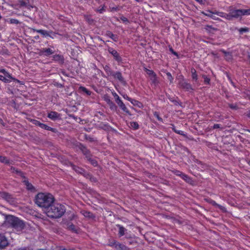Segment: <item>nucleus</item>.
Wrapping results in <instances>:
<instances>
[{"label": "nucleus", "mask_w": 250, "mask_h": 250, "mask_svg": "<svg viewBox=\"0 0 250 250\" xmlns=\"http://www.w3.org/2000/svg\"><path fill=\"white\" fill-rule=\"evenodd\" d=\"M130 126L134 129H137L139 127V125L136 122H130Z\"/></svg>", "instance_id": "41"}, {"label": "nucleus", "mask_w": 250, "mask_h": 250, "mask_svg": "<svg viewBox=\"0 0 250 250\" xmlns=\"http://www.w3.org/2000/svg\"><path fill=\"white\" fill-rule=\"evenodd\" d=\"M205 29L207 30V31H208L209 32H211V30H215L216 29L212 27L210 25H207L205 27Z\"/></svg>", "instance_id": "56"}, {"label": "nucleus", "mask_w": 250, "mask_h": 250, "mask_svg": "<svg viewBox=\"0 0 250 250\" xmlns=\"http://www.w3.org/2000/svg\"><path fill=\"white\" fill-rule=\"evenodd\" d=\"M241 17L244 15H250V8L248 9H240Z\"/></svg>", "instance_id": "38"}, {"label": "nucleus", "mask_w": 250, "mask_h": 250, "mask_svg": "<svg viewBox=\"0 0 250 250\" xmlns=\"http://www.w3.org/2000/svg\"><path fill=\"white\" fill-rule=\"evenodd\" d=\"M119 243L120 242L115 240H109L107 244V246L114 248L116 249Z\"/></svg>", "instance_id": "24"}, {"label": "nucleus", "mask_w": 250, "mask_h": 250, "mask_svg": "<svg viewBox=\"0 0 250 250\" xmlns=\"http://www.w3.org/2000/svg\"><path fill=\"white\" fill-rule=\"evenodd\" d=\"M80 149L87 159L92 156L90 151L85 146L81 145Z\"/></svg>", "instance_id": "16"}, {"label": "nucleus", "mask_w": 250, "mask_h": 250, "mask_svg": "<svg viewBox=\"0 0 250 250\" xmlns=\"http://www.w3.org/2000/svg\"><path fill=\"white\" fill-rule=\"evenodd\" d=\"M153 115H154V116L155 117H156L157 118V119L161 122H163V119L159 115V114L158 112L157 111H155L154 113H153Z\"/></svg>", "instance_id": "46"}, {"label": "nucleus", "mask_w": 250, "mask_h": 250, "mask_svg": "<svg viewBox=\"0 0 250 250\" xmlns=\"http://www.w3.org/2000/svg\"><path fill=\"white\" fill-rule=\"evenodd\" d=\"M117 226L119 228L118 235L119 237L124 236L125 234V231L126 229L123 226L120 225H117Z\"/></svg>", "instance_id": "26"}, {"label": "nucleus", "mask_w": 250, "mask_h": 250, "mask_svg": "<svg viewBox=\"0 0 250 250\" xmlns=\"http://www.w3.org/2000/svg\"><path fill=\"white\" fill-rule=\"evenodd\" d=\"M65 210V208L63 205L58 203H53L45 210V211L49 217L58 218L63 215Z\"/></svg>", "instance_id": "2"}, {"label": "nucleus", "mask_w": 250, "mask_h": 250, "mask_svg": "<svg viewBox=\"0 0 250 250\" xmlns=\"http://www.w3.org/2000/svg\"><path fill=\"white\" fill-rule=\"evenodd\" d=\"M106 35L113 40L114 42L118 41V37L117 35H114L112 32L107 31L106 32Z\"/></svg>", "instance_id": "27"}, {"label": "nucleus", "mask_w": 250, "mask_h": 250, "mask_svg": "<svg viewBox=\"0 0 250 250\" xmlns=\"http://www.w3.org/2000/svg\"><path fill=\"white\" fill-rule=\"evenodd\" d=\"M53 60L60 64L64 63V59L63 55L60 54H55L52 56Z\"/></svg>", "instance_id": "15"}, {"label": "nucleus", "mask_w": 250, "mask_h": 250, "mask_svg": "<svg viewBox=\"0 0 250 250\" xmlns=\"http://www.w3.org/2000/svg\"><path fill=\"white\" fill-rule=\"evenodd\" d=\"M167 79L169 80L170 82L171 83L173 82V78L172 77L171 73L170 72L167 73Z\"/></svg>", "instance_id": "55"}, {"label": "nucleus", "mask_w": 250, "mask_h": 250, "mask_svg": "<svg viewBox=\"0 0 250 250\" xmlns=\"http://www.w3.org/2000/svg\"><path fill=\"white\" fill-rule=\"evenodd\" d=\"M29 121L32 123L33 124L36 126H39L41 124V122L37 120L33 119H29Z\"/></svg>", "instance_id": "43"}, {"label": "nucleus", "mask_w": 250, "mask_h": 250, "mask_svg": "<svg viewBox=\"0 0 250 250\" xmlns=\"http://www.w3.org/2000/svg\"><path fill=\"white\" fill-rule=\"evenodd\" d=\"M169 50L172 54L176 56L178 59L179 58L178 53L175 51L171 46H169Z\"/></svg>", "instance_id": "50"}, {"label": "nucleus", "mask_w": 250, "mask_h": 250, "mask_svg": "<svg viewBox=\"0 0 250 250\" xmlns=\"http://www.w3.org/2000/svg\"><path fill=\"white\" fill-rule=\"evenodd\" d=\"M108 52L111 54L114 59L118 62H120L122 61V59L119 53L111 47L108 46L107 48Z\"/></svg>", "instance_id": "6"}, {"label": "nucleus", "mask_w": 250, "mask_h": 250, "mask_svg": "<svg viewBox=\"0 0 250 250\" xmlns=\"http://www.w3.org/2000/svg\"><path fill=\"white\" fill-rule=\"evenodd\" d=\"M182 79L179 81L178 85L179 87L183 89L186 91L193 92L194 90L191 84L187 82L184 79V77L182 76Z\"/></svg>", "instance_id": "4"}, {"label": "nucleus", "mask_w": 250, "mask_h": 250, "mask_svg": "<svg viewBox=\"0 0 250 250\" xmlns=\"http://www.w3.org/2000/svg\"><path fill=\"white\" fill-rule=\"evenodd\" d=\"M70 166H71L72 168L77 173H79L80 174H83L84 172V169H83L81 167H80L78 166H76L72 163L70 164Z\"/></svg>", "instance_id": "21"}, {"label": "nucleus", "mask_w": 250, "mask_h": 250, "mask_svg": "<svg viewBox=\"0 0 250 250\" xmlns=\"http://www.w3.org/2000/svg\"><path fill=\"white\" fill-rule=\"evenodd\" d=\"M54 53V51L51 48H42L39 51L40 56L49 57Z\"/></svg>", "instance_id": "8"}, {"label": "nucleus", "mask_w": 250, "mask_h": 250, "mask_svg": "<svg viewBox=\"0 0 250 250\" xmlns=\"http://www.w3.org/2000/svg\"><path fill=\"white\" fill-rule=\"evenodd\" d=\"M39 127H40L42 129L48 131H51L54 133H56L57 132V130L56 128L49 126L47 125L42 123H41Z\"/></svg>", "instance_id": "18"}, {"label": "nucleus", "mask_w": 250, "mask_h": 250, "mask_svg": "<svg viewBox=\"0 0 250 250\" xmlns=\"http://www.w3.org/2000/svg\"><path fill=\"white\" fill-rule=\"evenodd\" d=\"M32 30L34 32H36L37 33H40L43 37L47 38V37H49L51 38L52 39H53V37L52 36H51V34H54V33L52 31H48L45 30L36 29H34V28H32Z\"/></svg>", "instance_id": "7"}, {"label": "nucleus", "mask_w": 250, "mask_h": 250, "mask_svg": "<svg viewBox=\"0 0 250 250\" xmlns=\"http://www.w3.org/2000/svg\"><path fill=\"white\" fill-rule=\"evenodd\" d=\"M220 128V125L219 124H214L213 126V129H217Z\"/></svg>", "instance_id": "64"}, {"label": "nucleus", "mask_w": 250, "mask_h": 250, "mask_svg": "<svg viewBox=\"0 0 250 250\" xmlns=\"http://www.w3.org/2000/svg\"><path fill=\"white\" fill-rule=\"evenodd\" d=\"M215 14V12H213L211 11H208V13H207V14L205 13L204 14L208 17L212 18L213 19H215V18L213 16V14Z\"/></svg>", "instance_id": "53"}, {"label": "nucleus", "mask_w": 250, "mask_h": 250, "mask_svg": "<svg viewBox=\"0 0 250 250\" xmlns=\"http://www.w3.org/2000/svg\"><path fill=\"white\" fill-rule=\"evenodd\" d=\"M123 8L122 6H112L111 5L109 6V11L111 12H114L115 11H118L121 10Z\"/></svg>", "instance_id": "31"}, {"label": "nucleus", "mask_w": 250, "mask_h": 250, "mask_svg": "<svg viewBox=\"0 0 250 250\" xmlns=\"http://www.w3.org/2000/svg\"><path fill=\"white\" fill-rule=\"evenodd\" d=\"M224 16L225 17H224V18H225V19H227L228 20H229V21L232 20V19H231V15H230V12H229V13H225Z\"/></svg>", "instance_id": "54"}, {"label": "nucleus", "mask_w": 250, "mask_h": 250, "mask_svg": "<svg viewBox=\"0 0 250 250\" xmlns=\"http://www.w3.org/2000/svg\"><path fill=\"white\" fill-rule=\"evenodd\" d=\"M192 79L196 83L198 82V75L196 70L194 68H191V70Z\"/></svg>", "instance_id": "22"}, {"label": "nucleus", "mask_w": 250, "mask_h": 250, "mask_svg": "<svg viewBox=\"0 0 250 250\" xmlns=\"http://www.w3.org/2000/svg\"><path fill=\"white\" fill-rule=\"evenodd\" d=\"M225 14V13L223 12H215V14H216L217 16H218L220 17H222V18H224Z\"/></svg>", "instance_id": "59"}, {"label": "nucleus", "mask_w": 250, "mask_h": 250, "mask_svg": "<svg viewBox=\"0 0 250 250\" xmlns=\"http://www.w3.org/2000/svg\"><path fill=\"white\" fill-rule=\"evenodd\" d=\"M130 103L134 106H136L139 108H143V104L139 102V101H137L135 99H132L131 101H130Z\"/></svg>", "instance_id": "29"}, {"label": "nucleus", "mask_w": 250, "mask_h": 250, "mask_svg": "<svg viewBox=\"0 0 250 250\" xmlns=\"http://www.w3.org/2000/svg\"><path fill=\"white\" fill-rule=\"evenodd\" d=\"M120 19H121V20L123 22H125V23H128V22H129V21H128V20L127 19V18H126V17H124V16H122L120 17Z\"/></svg>", "instance_id": "58"}, {"label": "nucleus", "mask_w": 250, "mask_h": 250, "mask_svg": "<svg viewBox=\"0 0 250 250\" xmlns=\"http://www.w3.org/2000/svg\"><path fill=\"white\" fill-rule=\"evenodd\" d=\"M91 164V165H92L94 167H96L98 165V163H97V161L94 159H93L92 158V156H91L90 157H89V158H88L87 159Z\"/></svg>", "instance_id": "40"}, {"label": "nucleus", "mask_w": 250, "mask_h": 250, "mask_svg": "<svg viewBox=\"0 0 250 250\" xmlns=\"http://www.w3.org/2000/svg\"><path fill=\"white\" fill-rule=\"evenodd\" d=\"M47 117L52 121L61 119V114L56 111H51L47 114Z\"/></svg>", "instance_id": "10"}, {"label": "nucleus", "mask_w": 250, "mask_h": 250, "mask_svg": "<svg viewBox=\"0 0 250 250\" xmlns=\"http://www.w3.org/2000/svg\"><path fill=\"white\" fill-rule=\"evenodd\" d=\"M104 100L107 103V104L111 103L112 101L110 100V98L107 95H105L104 97Z\"/></svg>", "instance_id": "49"}, {"label": "nucleus", "mask_w": 250, "mask_h": 250, "mask_svg": "<svg viewBox=\"0 0 250 250\" xmlns=\"http://www.w3.org/2000/svg\"><path fill=\"white\" fill-rule=\"evenodd\" d=\"M123 98L125 99H126L127 100V101H129L130 102V101H131L132 100V98H130L129 97H128L126 94H125L123 96Z\"/></svg>", "instance_id": "62"}, {"label": "nucleus", "mask_w": 250, "mask_h": 250, "mask_svg": "<svg viewBox=\"0 0 250 250\" xmlns=\"http://www.w3.org/2000/svg\"><path fill=\"white\" fill-rule=\"evenodd\" d=\"M5 219V224L8 227L15 229L17 232L21 231L25 228L24 222L14 215H6Z\"/></svg>", "instance_id": "3"}, {"label": "nucleus", "mask_w": 250, "mask_h": 250, "mask_svg": "<svg viewBox=\"0 0 250 250\" xmlns=\"http://www.w3.org/2000/svg\"><path fill=\"white\" fill-rule=\"evenodd\" d=\"M92 215V213L89 211H86L84 214V215L85 216H88V217H90L91 215Z\"/></svg>", "instance_id": "63"}, {"label": "nucleus", "mask_w": 250, "mask_h": 250, "mask_svg": "<svg viewBox=\"0 0 250 250\" xmlns=\"http://www.w3.org/2000/svg\"><path fill=\"white\" fill-rule=\"evenodd\" d=\"M8 245V242L6 237L0 233V249H3Z\"/></svg>", "instance_id": "13"}, {"label": "nucleus", "mask_w": 250, "mask_h": 250, "mask_svg": "<svg viewBox=\"0 0 250 250\" xmlns=\"http://www.w3.org/2000/svg\"><path fill=\"white\" fill-rule=\"evenodd\" d=\"M36 203L46 210L54 202L55 199L50 193L40 192L36 196Z\"/></svg>", "instance_id": "1"}, {"label": "nucleus", "mask_w": 250, "mask_h": 250, "mask_svg": "<svg viewBox=\"0 0 250 250\" xmlns=\"http://www.w3.org/2000/svg\"><path fill=\"white\" fill-rule=\"evenodd\" d=\"M173 173L174 174H175L176 176H178L181 178H182L183 175H184V173H183L182 171L178 170H174L173 171Z\"/></svg>", "instance_id": "42"}, {"label": "nucleus", "mask_w": 250, "mask_h": 250, "mask_svg": "<svg viewBox=\"0 0 250 250\" xmlns=\"http://www.w3.org/2000/svg\"><path fill=\"white\" fill-rule=\"evenodd\" d=\"M208 203L210 204L213 206H214L216 208H218L220 210L223 211V212H226V208L225 207L217 204L214 200H213L212 199H210L208 201Z\"/></svg>", "instance_id": "17"}, {"label": "nucleus", "mask_w": 250, "mask_h": 250, "mask_svg": "<svg viewBox=\"0 0 250 250\" xmlns=\"http://www.w3.org/2000/svg\"><path fill=\"white\" fill-rule=\"evenodd\" d=\"M116 249L117 250H130L127 247L120 243H119V245Z\"/></svg>", "instance_id": "33"}, {"label": "nucleus", "mask_w": 250, "mask_h": 250, "mask_svg": "<svg viewBox=\"0 0 250 250\" xmlns=\"http://www.w3.org/2000/svg\"><path fill=\"white\" fill-rule=\"evenodd\" d=\"M114 79L118 80L123 84L125 85L126 82L122 76V74L120 71L114 72L112 76Z\"/></svg>", "instance_id": "9"}, {"label": "nucleus", "mask_w": 250, "mask_h": 250, "mask_svg": "<svg viewBox=\"0 0 250 250\" xmlns=\"http://www.w3.org/2000/svg\"><path fill=\"white\" fill-rule=\"evenodd\" d=\"M117 104L120 107V108L122 109L123 108L125 107V105L124 104L123 102L120 101L119 103H118Z\"/></svg>", "instance_id": "61"}, {"label": "nucleus", "mask_w": 250, "mask_h": 250, "mask_svg": "<svg viewBox=\"0 0 250 250\" xmlns=\"http://www.w3.org/2000/svg\"><path fill=\"white\" fill-rule=\"evenodd\" d=\"M79 89L85 93L87 95L90 96L91 94V91L88 90L86 87L84 86H81L79 87Z\"/></svg>", "instance_id": "36"}, {"label": "nucleus", "mask_w": 250, "mask_h": 250, "mask_svg": "<svg viewBox=\"0 0 250 250\" xmlns=\"http://www.w3.org/2000/svg\"><path fill=\"white\" fill-rule=\"evenodd\" d=\"M0 73H2L4 75V77L7 78L11 80H13V78L11 74H10L7 71H6L5 69H0Z\"/></svg>", "instance_id": "28"}, {"label": "nucleus", "mask_w": 250, "mask_h": 250, "mask_svg": "<svg viewBox=\"0 0 250 250\" xmlns=\"http://www.w3.org/2000/svg\"><path fill=\"white\" fill-rule=\"evenodd\" d=\"M104 69L108 76H111L114 72L109 65H105L104 66Z\"/></svg>", "instance_id": "23"}, {"label": "nucleus", "mask_w": 250, "mask_h": 250, "mask_svg": "<svg viewBox=\"0 0 250 250\" xmlns=\"http://www.w3.org/2000/svg\"><path fill=\"white\" fill-rule=\"evenodd\" d=\"M105 5H103L101 6V7H99L98 9L95 10V11L98 12L100 14L103 13L105 11Z\"/></svg>", "instance_id": "47"}, {"label": "nucleus", "mask_w": 250, "mask_h": 250, "mask_svg": "<svg viewBox=\"0 0 250 250\" xmlns=\"http://www.w3.org/2000/svg\"><path fill=\"white\" fill-rule=\"evenodd\" d=\"M144 70L150 77L151 83L154 84H157L158 82L156 74L152 70L148 69L146 67H144Z\"/></svg>", "instance_id": "5"}, {"label": "nucleus", "mask_w": 250, "mask_h": 250, "mask_svg": "<svg viewBox=\"0 0 250 250\" xmlns=\"http://www.w3.org/2000/svg\"><path fill=\"white\" fill-rule=\"evenodd\" d=\"M66 229L73 233H78L80 231V229L77 226L74 225L72 222H68L66 224Z\"/></svg>", "instance_id": "11"}, {"label": "nucleus", "mask_w": 250, "mask_h": 250, "mask_svg": "<svg viewBox=\"0 0 250 250\" xmlns=\"http://www.w3.org/2000/svg\"><path fill=\"white\" fill-rule=\"evenodd\" d=\"M220 51L224 54V59L227 62H229L233 60L232 52L226 51L224 49H220Z\"/></svg>", "instance_id": "12"}, {"label": "nucleus", "mask_w": 250, "mask_h": 250, "mask_svg": "<svg viewBox=\"0 0 250 250\" xmlns=\"http://www.w3.org/2000/svg\"><path fill=\"white\" fill-rule=\"evenodd\" d=\"M108 105H109L111 110H116L117 106H116V104L113 103V102H112L111 103L109 104Z\"/></svg>", "instance_id": "51"}, {"label": "nucleus", "mask_w": 250, "mask_h": 250, "mask_svg": "<svg viewBox=\"0 0 250 250\" xmlns=\"http://www.w3.org/2000/svg\"><path fill=\"white\" fill-rule=\"evenodd\" d=\"M122 110L127 115L129 116H131L132 114L130 112V111L128 109V108L125 106V107L123 108Z\"/></svg>", "instance_id": "52"}, {"label": "nucleus", "mask_w": 250, "mask_h": 250, "mask_svg": "<svg viewBox=\"0 0 250 250\" xmlns=\"http://www.w3.org/2000/svg\"><path fill=\"white\" fill-rule=\"evenodd\" d=\"M232 20L241 17L240 9H231L229 10Z\"/></svg>", "instance_id": "14"}, {"label": "nucleus", "mask_w": 250, "mask_h": 250, "mask_svg": "<svg viewBox=\"0 0 250 250\" xmlns=\"http://www.w3.org/2000/svg\"><path fill=\"white\" fill-rule=\"evenodd\" d=\"M11 169L13 171V172H15L17 174H19L23 178H25L24 176H22L23 173L20 170H19L18 169L15 168L14 167H11Z\"/></svg>", "instance_id": "34"}, {"label": "nucleus", "mask_w": 250, "mask_h": 250, "mask_svg": "<svg viewBox=\"0 0 250 250\" xmlns=\"http://www.w3.org/2000/svg\"><path fill=\"white\" fill-rule=\"evenodd\" d=\"M0 162L6 165H13L14 162L13 161H10L6 157L0 156Z\"/></svg>", "instance_id": "19"}, {"label": "nucleus", "mask_w": 250, "mask_h": 250, "mask_svg": "<svg viewBox=\"0 0 250 250\" xmlns=\"http://www.w3.org/2000/svg\"><path fill=\"white\" fill-rule=\"evenodd\" d=\"M202 78L204 79V83L206 84H209L210 82V79L208 78L207 75H202Z\"/></svg>", "instance_id": "39"}, {"label": "nucleus", "mask_w": 250, "mask_h": 250, "mask_svg": "<svg viewBox=\"0 0 250 250\" xmlns=\"http://www.w3.org/2000/svg\"><path fill=\"white\" fill-rule=\"evenodd\" d=\"M21 6H26L29 3V0H18Z\"/></svg>", "instance_id": "37"}, {"label": "nucleus", "mask_w": 250, "mask_h": 250, "mask_svg": "<svg viewBox=\"0 0 250 250\" xmlns=\"http://www.w3.org/2000/svg\"><path fill=\"white\" fill-rule=\"evenodd\" d=\"M12 81H13L14 82H15L16 83H19L21 85H23L24 84L23 82L21 81L14 77L13 78Z\"/></svg>", "instance_id": "60"}, {"label": "nucleus", "mask_w": 250, "mask_h": 250, "mask_svg": "<svg viewBox=\"0 0 250 250\" xmlns=\"http://www.w3.org/2000/svg\"><path fill=\"white\" fill-rule=\"evenodd\" d=\"M10 22L12 24H18L20 23L19 21L15 19H11L10 20Z\"/></svg>", "instance_id": "57"}, {"label": "nucleus", "mask_w": 250, "mask_h": 250, "mask_svg": "<svg viewBox=\"0 0 250 250\" xmlns=\"http://www.w3.org/2000/svg\"><path fill=\"white\" fill-rule=\"evenodd\" d=\"M112 95L114 97L115 102L117 104L122 101L116 92L112 93Z\"/></svg>", "instance_id": "45"}, {"label": "nucleus", "mask_w": 250, "mask_h": 250, "mask_svg": "<svg viewBox=\"0 0 250 250\" xmlns=\"http://www.w3.org/2000/svg\"><path fill=\"white\" fill-rule=\"evenodd\" d=\"M172 130L176 133L181 135H185L184 132L183 131L180 130H177L175 127L173 126L172 127Z\"/></svg>", "instance_id": "48"}, {"label": "nucleus", "mask_w": 250, "mask_h": 250, "mask_svg": "<svg viewBox=\"0 0 250 250\" xmlns=\"http://www.w3.org/2000/svg\"><path fill=\"white\" fill-rule=\"evenodd\" d=\"M79 89L85 93L87 95L90 96L91 94V91L88 90L86 87L84 86H81L79 87Z\"/></svg>", "instance_id": "35"}, {"label": "nucleus", "mask_w": 250, "mask_h": 250, "mask_svg": "<svg viewBox=\"0 0 250 250\" xmlns=\"http://www.w3.org/2000/svg\"><path fill=\"white\" fill-rule=\"evenodd\" d=\"M84 18L89 24H92L94 22V20L91 18L90 15H84Z\"/></svg>", "instance_id": "32"}, {"label": "nucleus", "mask_w": 250, "mask_h": 250, "mask_svg": "<svg viewBox=\"0 0 250 250\" xmlns=\"http://www.w3.org/2000/svg\"><path fill=\"white\" fill-rule=\"evenodd\" d=\"M1 197L7 201H10L12 199L11 195L6 192L1 193Z\"/></svg>", "instance_id": "30"}, {"label": "nucleus", "mask_w": 250, "mask_h": 250, "mask_svg": "<svg viewBox=\"0 0 250 250\" xmlns=\"http://www.w3.org/2000/svg\"><path fill=\"white\" fill-rule=\"evenodd\" d=\"M23 183L26 186V188L27 190L33 191L35 190L34 187L29 182L28 180L27 179H25L23 180Z\"/></svg>", "instance_id": "20"}, {"label": "nucleus", "mask_w": 250, "mask_h": 250, "mask_svg": "<svg viewBox=\"0 0 250 250\" xmlns=\"http://www.w3.org/2000/svg\"><path fill=\"white\" fill-rule=\"evenodd\" d=\"M182 175L183 177L181 178L183 180H184L186 182L191 185L193 184V181L190 177H189L188 175L185 173L184 174V175Z\"/></svg>", "instance_id": "25"}, {"label": "nucleus", "mask_w": 250, "mask_h": 250, "mask_svg": "<svg viewBox=\"0 0 250 250\" xmlns=\"http://www.w3.org/2000/svg\"><path fill=\"white\" fill-rule=\"evenodd\" d=\"M238 31L239 32L240 34H242L244 33L248 32L249 31V29L248 27H243L238 29Z\"/></svg>", "instance_id": "44"}]
</instances>
